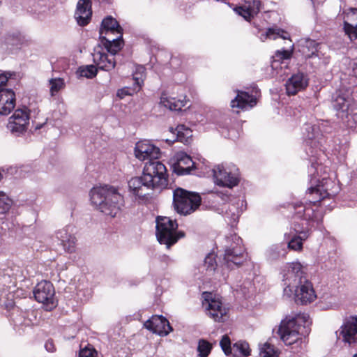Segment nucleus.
Here are the masks:
<instances>
[{"mask_svg":"<svg viewBox=\"0 0 357 357\" xmlns=\"http://www.w3.org/2000/svg\"><path fill=\"white\" fill-rule=\"evenodd\" d=\"M205 266H206L207 270L209 271H215L217 266L215 257L213 255L209 254L208 255L204 260Z\"/></svg>","mask_w":357,"mask_h":357,"instance_id":"nucleus-50","label":"nucleus"},{"mask_svg":"<svg viewBox=\"0 0 357 357\" xmlns=\"http://www.w3.org/2000/svg\"><path fill=\"white\" fill-rule=\"evenodd\" d=\"M279 354V351L268 342L264 343L259 348V355L261 357H278Z\"/></svg>","mask_w":357,"mask_h":357,"instance_id":"nucleus-41","label":"nucleus"},{"mask_svg":"<svg viewBox=\"0 0 357 357\" xmlns=\"http://www.w3.org/2000/svg\"><path fill=\"white\" fill-rule=\"evenodd\" d=\"M202 198L198 193L177 188L173 192V206L175 211L183 215L195 212L200 206Z\"/></svg>","mask_w":357,"mask_h":357,"instance_id":"nucleus-4","label":"nucleus"},{"mask_svg":"<svg viewBox=\"0 0 357 357\" xmlns=\"http://www.w3.org/2000/svg\"><path fill=\"white\" fill-rule=\"evenodd\" d=\"M97 68L93 65H87L79 67L77 71L76 75L77 77H86L91 79L97 74Z\"/></svg>","mask_w":357,"mask_h":357,"instance_id":"nucleus-40","label":"nucleus"},{"mask_svg":"<svg viewBox=\"0 0 357 357\" xmlns=\"http://www.w3.org/2000/svg\"><path fill=\"white\" fill-rule=\"evenodd\" d=\"M295 289V296L296 302L301 304H307L312 302L316 294L312 287V283L307 279L297 284Z\"/></svg>","mask_w":357,"mask_h":357,"instance_id":"nucleus-21","label":"nucleus"},{"mask_svg":"<svg viewBox=\"0 0 357 357\" xmlns=\"http://www.w3.org/2000/svg\"><path fill=\"white\" fill-rule=\"evenodd\" d=\"M92 16L91 1L90 0H79L75 13V18L79 26L87 25Z\"/></svg>","mask_w":357,"mask_h":357,"instance_id":"nucleus-22","label":"nucleus"},{"mask_svg":"<svg viewBox=\"0 0 357 357\" xmlns=\"http://www.w3.org/2000/svg\"><path fill=\"white\" fill-rule=\"evenodd\" d=\"M332 106L344 125L349 121L353 122L351 118L357 114V102L350 96L337 91L333 96Z\"/></svg>","mask_w":357,"mask_h":357,"instance_id":"nucleus-5","label":"nucleus"},{"mask_svg":"<svg viewBox=\"0 0 357 357\" xmlns=\"http://www.w3.org/2000/svg\"><path fill=\"white\" fill-rule=\"evenodd\" d=\"M354 75L357 78V63L353 68Z\"/></svg>","mask_w":357,"mask_h":357,"instance_id":"nucleus-55","label":"nucleus"},{"mask_svg":"<svg viewBox=\"0 0 357 357\" xmlns=\"http://www.w3.org/2000/svg\"><path fill=\"white\" fill-rule=\"evenodd\" d=\"M294 230L296 235L294 236L289 241L287 248L294 250L301 251L303 249V242L305 241L310 236V229H303L300 228L299 225H294Z\"/></svg>","mask_w":357,"mask_h":357,"instance_id":"nucleus-29","label":"nucleus"},{"mask_svg":"<svg viewBox=\"0 0 357 357\" xmlns=\"http://www.w3.org/2000/svg\"><path fill=\"white\" fill-rule=\"evenodd\" d=\"M291 52L288 50L277 51L275 52V57L278 60H284L290 59Z\"/></svg>","mask_w":357,"mask_h":357,"instance_id":"nucleus-51","label":"nucleus"},{"mask_svg":"<svg viewBox=\"0 0 357 357\" xmlns=\"http://www.w3.org/2000/svg\"><path fill=\"white\" fill-rule=\"evenodd\" d=\"M128 187L130 192L139 199L145 198L149 195L148 191L155 188L143 172L141 176L132 178L128 181Z\"/></svg>","mask_w":357,"mask_h":357,"instance_id":"nucleus-17","label":"nucleus"},{"mask_svg":"<svg viewBox=\"0 0 357 357\" xmlns=\"http://www.w3.org/2000/svg\"><path fill=\"white\" fill-rule=\"evenodd\" d=\"M29 114L26 107L16 109L9 118L7 128L16 136L24 133L29 125Z\"/></svg>","mask_w":357,"mask_h":357,"instance_id":"nucleus-13","label":"nucleus"},{"mask_svg":"<svg viewBox=\"0 0 357 357\" xmlns=\"http://www.w3.org/2000/svg\"><path fill=\"white\" fill-rule=\"evenodd\" d=\"M328 48L323 45L319 51L312 56L309 63L316 69L326 67L331 61V56L328 54Z\"/></svg>","mask_w":357,"mask_h":357,"instance_id":"nucleus-30","label":"nucleus"},{"mask_svg":"<svg viewBox=\"0 0 357 357\" xmlns=\"http://www.w3.org/2000/svg\"><path fill=\"white\" fill-rule=\"evenodd\" d=\"M195 167V162L185 153H179L176 156V162L174 165V171L178 175L188 174Z\"/></svg>","mask_w":357,"mask_h":357,"instance_id":"nucleus-27","label":"nucleus"},{"mask_svg":"<svg viewBox=\"0 0 357 357\" xmlns=\"http://www.w3.org/2000/svg\"><path fill=\"white\" fill-rule=\"evenodd\" d=\"M15 94L12 89H0V114H9L15 106Z\"/></svg>","mask_w":357,"mask_h":357,"instance_id":"nucleus-24","label":"nucleus"},{"mask_svg":"<svg viewBox=\"0 0 357 357\" xmlns=\"http://www.w3.org/2000/svg\"><path fill=\"white\" fill-rule=\"evenodd\" d=\"M12 319L15 326H29L33 324L36 317L33 310L20 311L14 308Z\"/></svg>","mask_w":357,"mask_h":357,"instance_id":"nucleus-26","label":"nucleus"},{"mask_svg":"<svg viewBox=\"0 0 357 357\" xmlns=\"http://www.w3.org/2000/svg\"><path fill=\"white\" fill-rule=\"evenodd\" d=\"M49 82L52 96H54L55 93H58L65 86L64 80L61 78L51 79Z\"/></svg>","mask_w":357,"mask_h":357,"instance_id":"nucleus-45","label":"nucleus"},{"mask_svg":"<svg viewBox=\"0 0 357 357\" xmlns=\"http://www.w3.org/2000/svg\"><path fill=\"white\" fill-rule=\"evenodd\" d=\"M91 204L105 215L112 214V187L108 185L94 186L89 193Z\"/></svg>","mask_w":357,"mask_h":357,"instance_id":"nucleus-6","label":"nucleus"},{"mask_svg":"<svg viewBox=\"0 0 357 357\" xmlns=\"http://www.w3.org/2000/svg\"><path fill=\"white\" fill-rule=\"evenodd\" d=\"M143 173L155 188L165 189L168 185V174L165 165L159 160L146 162Z\"/></svg>","mask_w":357,"mask_h":357,"instance_id":"nucleus-7","label":"nucleus"},{"mask_svg":"<svg viewBox=\"0 0 357 357\" xmlns=\"http://www.w3.org/2000/svg\"><path fill=\"white\" fill-rule=\"evenodd\" d=\"M229 241L234 243L225 249L224 255V261L229 268L233 266H238L243 264L245 260V249L242 245V240L237 235L231 236Z\"/></svg>","mask_w":357,"mask_h":357,"instance_id":"nucleus-11","label":"nucleus"},{"mask_svg":"<svg viewBox=\"0 0 357 357\" xmlns=\"http://www.w3.org/2000/svg\"><path fill=\"white\" fill-rule=\"evenodd\" d=\"M284 280L288 287L294 288L297 284L307 280L303 269V266L299 262L287 264L284 268Z\"/></svg>","mask_w":357,"mask_h":357,"instance_id":"nucleus-15","label":"nucleus"},{"mask_svg":"<svg viewBox=\"0 0 357 357\" xmlns=\"http://www.w3.org/2000/svg\"><path fill=\"white\" fill-rule=\"evenodd\" d=\"M340 337L344 344L350 347L357 346V316L346 318L340 328Z\"/></svg>","mask_w":357,"mask_h":357,"instance_id":"nucleus-14","label":"nucleus"},{"mask_svg":"<svg viewBox=\"0 0 357 357\" xmlns=\"http://www.w3.org/2000/svg\"><path fill=\"white\" fill-rule=\"evenodd\" d=\"M212 349V344L206 340H199L197 351L200 357H207Z\"/></svg>","mask_w":357,"mask_h":357,"instance_id":"nucleus-42","label":"nucleus"},{"mask_svg":"<svg viewBox=\"0 0 357 357\" xmlns=\"http://www.w3.org/2000/svg\"><path fill=\"white\" fill-rule=\"evenodd\" d=\"M125 207L123 196L113 188V218L120 217Z\"/></svg>","mask_w":357,"mask_h":357,"instance_id":"nucleus-37","label":"nucleus"},{"mask_svg":"<svg viewBox=\"0 0 357 357\" xmlns=\"http://www.w3.org/2000/svg\"><path fill=\"white\" fill-rule=\"evenodd\" d=\"M291 40L290 34L285 30L279 28L277 26L267 29L264 34H261V40L264 41L266 39L276 40L278 38Z\"/></svg>","mask_w":357,"mask_h":357,"instance_id":"nucleus-34","label":"nucleus"},{"mask_svg":"<svg viewBox=\"0 0 357 357\" xmlns=\"http://www.w3.org/2000/svg\"><path fill=\"white\" fill-rule=\"evenodd\" d=\"M35 299L46 305L47 310H51L56 307L55 291L53 284L47 280L38 282L34 288Z\"/></svg>","mask_w":357,"mask_h":357,"instance_id":"nucleus-12","label":"nucleus"},{"mask_svg":"<svg viewBox=\"0 0 357 357\" xmlns=\"http://www.w3.org/2000/svg\"><path fill=\"white\" fill-rule=\"evenodd\" d=\"M155 236L161 245L167 249L175 245L179 239L185 237L183 231L178 230V225L176 220L166 216H158L155 219Z\"/></svg>","mask_w":357,"mask_h":357,"instance_id":"nucleus-2","label":"nucleus"},{"mask_svg":"<svg viewBox=\"0 0 357 357\" xmlns=\"http://www.w3.org/2000/svg\"><path fill=\"white\" fill-rule=\"evenodd\" d=\"M8 81V77L6 74L1 73L0 74V89H2Z\"/></svg>","mask_w":357,"mask_h":357,"instance_id":"nucleus-54","label":"nucleus"},{"mask_svg":"<svg viewBox=\"0 0 357 357\" xmlns=\"http://www.w3.org/2000/svg\"><path fill=\"white\" fill-rule=\"evenodd\" d=\"M213 172L215 183L219 186L232 188L239 183L238 169L235 165H218L213 169Z\"/></svg>","mask_w":357,"mask_h":357,"instance_id":"nucleus-9","label":"nucleus"},{"mask_svg":"<svg viewBox=\"0 0 357 357\" xmlns=\"http://www.w3.org/2000/svg\"><path fill=\"white\" fill-rule=\"evenodd\" d=\"M307 321H308V320H307L305 324H303H303H302V326H303V327H305V324Z\"/></svg>","mask_w":357,"mask_h":357,"instance_id":"nucleus-57","label":"nucleus"},{"mask_svg":"<svg viewBox=\"0 0 357 357\" xmlns=\"http://www.w3.org/2000/svg\"><path fill=\"white\" fill-rule=\"evenodd\" d=\"M307 319L309 315L306 314H298L295 317H286L281 321L277 332L280 340L286 345L301 344L302 335L300 331L302 324H305Z\"/></svg>","mask_w":357,"mask_h":357,"instance_id":"nucleus-3","label":"nucleus"},{"mask_svg":"<svg viewBox=\"0 0 357 357\" xmlns=\"http://www.w3.org/2000/svg\"><path fill=\"white\" fill-rule=\"evenodd\" d=\"M2 178V174L0 173V181L1 180Z\"/></svg>","mask_w":357,"mask_h":357,"instance_id":"nucleus-58","label":"nucleus"},{"mask_svg":"<svg viewBox=\"0 0 357 357\" xmlns=\"http://www.w3.org/2000/svg\"><path fill=\"white\" fill-rule=\"evenodd\" d=\"M220 345L226 355H229L231 353V341L228 335H225L222 336Z\"/></svg>","mask_w":357,"mask_h":357,"instance_id":"nucleus-49","label":"nucleus"},{"mask_svg":"<svg viewBox=\"0 0 357 357\" xmlns=\"http://www.w3.org/2000/svg\"><path fill=\"white\" fill-rule=\"evenodd\" d=\"M323 45L317 43L314 40L307 39L301 45L299 52L304 56L305 60H309L314 55Z\"/></svg>","mask_w":357,"mask_h":357,"instance_id":"nucleus-31","label":"nucleus"},{"mask_svg":"<svg viewBox=\"0 0 357 357\" xmlns=\"http://www.w3.org/2000/svg\"><path fill=\"white\" fill-rule=\"evenodd\" d=\"M257 103L256 95L250 94L248 92L237 90L236 96L231 100L230 105L233 109L248 110L254 107Z\"/></svg>","mask_w":357,"mask_h":357,"instance_id":"nucleus-20","label":"nucleus"},{"mask_svg":"<svg viewBox=\"0 0 357 357\" xmlns=\"http://www.w3.org/2000/svg\"><path fill=\"white\" fill-rule=\"evenodd\" d=\"M55 236L66 252L73 253L75 251L77 238L75 236L73 226L67 225L57 230Z\"/></svg>","mask_w":357,"mask_h":357,"instance_id":"nucleus-18","label":"nucleus"},{"mask_svg":"<svg viewBox=\"0 0 357 357\" xmlns=\"http://www.w3.org/2000/svg\"><path fill=\"white\" fill-rule=\"evenodd\" d=\"M144 326L147 330L160 336L167 335L172 331V327L169 321L162 315H153L144 324Z\"/></svg>","mask_w":357,"mask_h":357,"instance_id":"nucleus-19","label":"nucleus"},{"mask_svg":"<svg viewBox=\"0 0 357 357\" xmlns=\"http://www.w3.org/2000/svg\"><path fill=\"white\" fill-rule=\"evenodd\" d=\"M160 155V149L147 140L139 141L135 145V155L139 160H155Z\"/></svg>","mask_w":357,"mask_h":357,"instance_id":"nucleus-16","label":"nucleus"},{"mask_svg":"<svg viewBox=\"0 0 357 357\" xmlns=\"http://www.w3.org/2000/svg\"><path fill=\"white\" fill-rule=\"evenodd\" d=\"M287 254V249L283 243L273 245L267 251V256L270 260H278L284 258Z\"/></svg>","mask_w":357,"mask_h":357,"instance_id":"nucleus-38","label":"nucleus"},{"mask_svg":"<svg viewBox=\"0 0 357 357\" xmlns=\"http://www.w3.org/2000/svg\"><path fill=\"white\" fill-rule=\"evenodd\" d=\"M145 71L146 68L144 67L138 66L136 68V72L133 74V79L135 80L134 84L139 89H141L144 84Z\"/></svg>","mask_w":357,"mask_h":357,"instance_id":"nucleus-43","label":"nucleus"},{"mask_svg":"<svg viewBox=\"0 0 357 357\" xmlns=\"http://www.w3.org/2000/svg\"><path fill=\"white\" fill-rule=\"evenodd\" d=\"M45 349L49 352H54L56 351V347L52 340H48L45 344Z\"/></svg>","mask_w":357,"mask_h":357,"instance_id":"nucleus-52","label":"nucleus"},{"mask_svg":"<svg viewBox=\"0 0 357 357\" xmlns=\"http://www.w3.org/2000/svg\"><path fill=\"white\" fill-rule=\"evenodd\" d=\"M330 187L334 188L335 185L331 179L323 178L320 183L308 188L307 191V201L315 206L325 202L326 198L333 197L336 192Z\"/></svg>","mask_w":357,"mask_h":357,"instance_id":"nucleus-10","label":"nucleus"},{"mask_svg":"<svg viewBox=\"0 0 357 357\" xmlns=\"http://www.w3.org/2000/svg\"><path fill=\"white\" fill-rule=\"evenodd\" d=\"M353 122H350L351 121H348L346 123V126L349 128H356L357 127V114H354V116L351 118Z\"/></svg>","mask_w":357,"mask_h":357,"instance_id":"nucleus-53","label":"nucleus"},{"mask_svg":"<svg viewBox=\"0 0 357 357\" xmlns=\"http://www.w3.org/2000/svg\"><path fill=\"white\" fill-rule=\"evenodd\" d=\"M202 305L206 314L215 321H224L227 314V308L223 305L221 299L207 291L202 294Z\"/></svg>","mask_w":357,"mask_h":357,"instance_id":"nucleus-8","label":"nucleus"},{"mask_svg":"<svg viewBox=\"0 0 357 357\" xmlns=\"http://www.w3.org/2000/svg\"><path fill=\"white\" fill-rule=\"evenodd\" d=\"M294 208L296 210L295 215L298 218H301L305 220H314L317 221L314 213V210L311 207L303 205V204H295Z\"/></svg>","mask_w":357,"mask_h":357,"instance_id":"nucleus-35","label":"nucleus"},{"mask_svg":"<svg viewBox=\"0 0 357 357\" xmlns=\"http://www.w3.org/2000/svg\"><path fill=\"white\" fill-rule=\"evenodd\" d=\"M352 357H357V354H354Z\"/></svg>","mask_w":357,"mask_h":357,"instance_id":"nucleus-59","label":"nucleus"},{"mask_svg":"<svg viewBox=\"0 0 357 357\" xmlns=\"http://www.w3.org/2000/svg\"><path fill=\"white\" fill-rule=\"evenodd\" d=\"M123 32V29L120 26L119 22L113 18V33H117L120 34L116 38H113V56L116 55L124 47Z\"/></svg>","mask_w":357,"mask_h":357,"instance_id":"nucleus-36","label":"nucleus"},{"mask_svg":"<svg viewBox=\"0 0 357 357\" xmlns=\"http://www.w3.org/2000/svg\"><path fill=\"white\" fill-rule=\"evenodd\" d=\"M98 353L94 347L89 344L81 345L79 357H97Z\"/></svg>","mask_w":357,"mask_h":357,"instance_id":"nucleus-46","label":"nucleus"},{"mask_svg":"<svg viewBox=\"0 0 357 357\" xmlns=\"http://www.w3.org/2000/svg\"><path fill=\"white\" fill-rule=\"evenodd\" d=\"M112 32V16H107L102 21L99 30L100 45L95 49L93 59L98 68L102 70L109 71L111 67V60L109 54H112V41L106 38V35Z\"/></svg>","mask_w":357,"mask_h":357,"instance_id":"nucleus-1","label":"nucleus"},{"mask_svg":"<svg viewBox=\"0 0 357 357\" xmlns=\"http://www.w3.org/2000/svg\"><path fill=\"white\" fill-rule=\"evenodd\" d=\"M160 103L170 110L180 111L185 106L186 100L185 97L183 99L176 100L175 98L168 97L166 93H162Z\"/></svg>","mask_w":357,"mask_h":357,"instance_id":"nucleus-33","label":"nucleus"},{"mask_svg":"<svg viewBox=\"0 0 357 357\" xmlns=\"http://www.w3.org/2000/svg\"><path fill=\"white\" fill-rule=\"evenodd\" d=\"M262 8V3L259 0H249L243 6L237 8L238 13L247 21H250L257 15Z\"/></svg>","mask_w":357,"mask_h":357,"instance_id":"nucleus-28","label":"nucleus"},{"mask_svg":"<svg viewBox=\"0 0 357 357\" xmlns=\"http://www.w3.org/2000/svg\"><path fill=\"white\" fill-rule=\"evenodd\" d=\"M344 30L351 40L357 38V8H350L345 13Z\"/></svg>","mask_w":357,"mask_h":357,"instance_id":"nucleus-25","label":"nucleus"},{"mask_svg":"<svg viewBox=\"0 0 357 357\" xmlns=\"http://www.w3.org/2000/svg\"><path fill=\"white\" fill-rule=\"evenodd\" d=\"M308 85L307 75L303 73L293 75L286 82L285 86L288 95L294 96L305 89Z\"/></svg>","mask_w":357,"mask_h":357,"instance_id":"nucleus-23","label":"nucleus"},{"mask_svg":"<svg viewBox=\"0 0 357 357\" xmlns=\"http://www.w3.org/2000/svg\"><path fill=\"white\" fill-rule=\"evenodd\" d=\"M233 349H236L243 356H248L250 355V349L249 344L246 342L238 341L234 344Z\"/></svg>","mask_w":357,"mask_h":357,"instance_id":"nucleus-47","label":"nucleus"},{"mask_svg":"<svg viewBox=\"0 0 357 357\" xmlns=\"http://www.w3.org/2000/svg\"><path fill=\"white\" fill-rule=\"evenodd\" d=\"M134 88L123 87L119 89L116 93V96L119 98V99H123L126 96H132L135 93L140 90L136 85L134 84Z\"/></svg>","mask_w":357,"mask_h":357,"instance_id":"nucleus-48","label":"nucleus"},{"mask_svg":"<svg viewBox=\"0 0 357 357\" xmlns=\"http://www.w3.org/2000/svg\"><path fill=\"white\" fill-rule=\"evenodd\" d=\"M115 66H116V62L113 61V64H112L113 68H115Z\"/></svg>","mask_w":357,"mask_h":357,"instance_id":"nucleus-56","label":"nucleus"},{"mask_svg":"<svg viewBox=\"0 0 357 357\" xmlns=\"http://www.w3.org/2000/svg\"><path fill=\"white\" fill-rule=\"evenodd\" d=\"M12 204L13 202L8 196L4 192L0 190V213H5L8 211Z\"/></svg>","mask_w":357,"mask_h":357,"instance_id":"nucleus-44","label":"nucleus"},{"mask_svg":"<svg viewBox=\"0 0 357 357\" xmlns=\"http://www.w3.org/2000/svg\"><path fill=\"white\" fill-rule=\"evenodd\" d=\"M305 131L303 132V137L305 140L310 146L317 147L319 144L317 138L320 135L319 128L316 125H312L310 123L305 124Z\"/></svg>","mask_w":357,"mask_h":357,"instance_id":"nucleus-32","label":"nucleus"},{"mask_svg":"<svg viewBox=\"0 0 357 357\" xmlns=\"http://www.w3.org/2000/svg\"><path fill=\"white\" fill-rule=\"evenodd\" d=\"M40 127H41V126H40V127L37 126V127L36 128V129H39Z\"/></svg>","mask_w":357,"mask_h":357,"instance_id":"nucleus-60","label":"nucleus"},{"mask_svg":"<svg viewBox=\"0 0 357 357\" xmlns=\"http://www.w3.org/2000/svg\"><path fill=\"white\" fill-rule=\"evenodd\" d=\"M176 140L187 144L192 137V130L185 125H178L176 128Z\"/></svg>","mask_w":357,"mask_h":357,"instance_id":"nucleus-39","label":"nucleus"}]
</instances>
